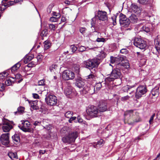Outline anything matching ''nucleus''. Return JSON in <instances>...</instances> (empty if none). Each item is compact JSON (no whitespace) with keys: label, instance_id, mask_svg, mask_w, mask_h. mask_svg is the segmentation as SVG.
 <instances>
[{"label":"nucleus","instance_id":"1","mask_svg":"<svg viewBox=\"0 0 160 160\" xmlns=\"http://www.w3.org/2000/svg\"><path fill=\"white\" fill-rule=\"evenodd\" d=\"M99 63V60L97 58L89 59L84 62L83 65L85 68L90 70H93V71H91V72L94 73Z\"/></svg>","mask_w":160,"mask_h":160},{"label":"nucleus","instance_id":"2","mask_svg":"<svg viewBox=\"0 0 160 160\" xmlns=\"http://www.w3.org/2000/svg\"><path fill=\"white\" fill-rule=\"evenodd\" d=\"M120 70L119 67H117L112 69L110 74L107 75L108 77L105 79V82H110L113 81L115 79H119V82L118 84L120 85L121 82V80L120 79L121 75Z\"/></svg>","mask_w":160,"mask_h":160},{"label":"nucleus","instance_id":"3","mask_svg":"<svg viewBox=\"0 0 160 160\" xmlns=\"http://www.w3.org/2000/svg\"><path fill=\"white\" fill-rule=\"evenodd\" d=\"M87 114L92 118L98 117L101 114L98 108L92 105H90L86 110Z\"/></svg>","mask_w":160,"mask_h":160},{"label":"nucleus","instance_id":"4","mask_svg":"<svg viewBox=\"0 0 160 160\" xmlns=\"http://www.w3.org/2000/svg\"><path fill=\"white\" fill-rule=\"evenodd\" d=\"M78 136V132L74 131L69 133L68 135L62 137V140L64 143L70 144L74 142Z\"/></svg>","mask_w":160,"mask_h":160},{"label":"nucleus","instance_id":"5","mask_svg":"<svg viewBox=\"0 0 160 160\" xmlns=\"http://www.w3.org/2000/svg\"><path fill=\"white\" fill-rule=\"evenodd\" d=\"M133 44L136 47L141 49H145L147 47V42L140 38H135Z\"/></svg>","mask_w":160,"mask_h":160},{"label":"nucleus","instance_id":"6","mask_svg":"<svg viewBox=\"0 0 160 160\" xmlns=\"http://www.w3.org/2000/svg\"><path fill=\"white\" fill-rule=\"evenodd\" d=\"M45 101L48 105L52 106L56 105L57 102V97L52 94L47 95Z\"/></svg>","mask_w":160,"mask_h":160},{"label":"nucleus","instance_id":"7","mask_svg":"<svg viewBox=\"0 0 160 160\" xmlns=\"http://www.w3.org/2000/svg\"><path fill=\"white\" fill-rule=\"evenodd\" d=\"M147 91L146 87L144 85H140L137 88L135 92V97L139 99L145 94Z\"/></svg>","mask_w":160,"mask_h":160},{"label":"nucleus","instance_id":"8","mask_svg":"<svg viewBox=\"0 0 160 160\" xmlns=\"http://www.w3.org/2000/svg\"><path fill=\"white\" fill-rule=\"evenodd\" d=\"M124 57L121 55H118L116 57L111 56L110 57V62L111 63H115L116 67H119L120 64L124 61Z\"/></svg>","mask_w":160,"mask_h":160},{"label":"nucleus","instance_id":"9","mask_svg":"<svg viewBox=\"0 0 160 160\" xmlns=\"http://www.w3.org/2000/svg\"><path fill=\"white\" fill-rule=\"evenodd\" d=\"M119 22L121 25L124 27H127L129 26L130 24V21L129 18H128L126 16L121 13L119 16Z\"/></svg>","mask_w":160,"mask_h":160},{"label":"nucleus","instance_id":"10","mask_svg":"<svg viewBox=\"0 0 160 160\" xmlns=\"http://www.w3.org/2000/svg\"><path fill=\"white\" fill-rule=\"evenodd\" d=\"M62 77V78L65 80L72 79L75 77V74L72 71L66 70L63 72Z\"/></svg>","mask_w":160,"mask_h":160},{"label":"nucleus","instance_id":"11","mask_svg":"<svg viewBox=\"0 0 160 160\" xmlns=\"http://www.w3.org/2000/svg\"><path fill=\"white\" fill-rule=\"evenodd\" d=\"M22 125H19V128L22 131L25 132H32V129L29 128L30 124L28 121H25L22 122Z\"/></svg>","mask_w":160,"mask_h":160},{"label":"nucleus","instance_id":"12","mask_svg":"<svg viewBox=\"0 0 160 160\" xmlns=\"http://www.w3.org/2000/svg\"><path fill=\"white\" fill-rule=\"evenodd\" d=\"M98 109L101 114V112H103L106 111L107 109V102L104 100H101L99 102L98 105Z\"/></svg>","mask_w":160,"mask_h":160},{"label":"nucleus","instance_id":"13","mask_svg":"<svg viewBox=\"0 0 160 160\" xmlns=\"http://www.w3.org/2000/svg\"><path fill=\"white\" fill-rule=\"evenodd\" d=\"M9 133L2 134L0 137L1 143L4 145H7L9 143Z\"/></svg>","mask_w":160,"mask_h":160},{"label":"nucleus","instance_id":"14","mask_svg":"<svg viewBox=\"0 0 160 160\" xmlns=\"http://www.w3.org/2000/svg\"><path fill=\"white\" fill-rule=\"evenodd\" d=\"M96 17L100 20L105 21L107 20L108 16L106 12L98 11V15Z\"/></svg>","mask_w":160,"mask_h":160},{"label":"nucleus","instance_id":"15","mask_svg":"<svg viewBox=\"0 0 160 160\" xmlns=\"http://www.w3.org/2000/svg\"><path fill=\"white\" fill-rule=\"evenodd\" d=\"M12 128V125L7 120L6 121H3L2 129L3 132H8Z\"/></svg>","mask_w":160,"mask_h":160},{"label":"nucleus","instance_id":"16","mask_svg":"<svg viewBox=\"0 0 160 160\" xmlns=\"http://www.w3.org/2000/svg\"><path fill=\"white\" fill-rule=\"evenodd\" d=\"M98 20V18L96 17V15L92 18L91 19V28H92V31L93 33L94 34V33H98L95 30V28L96 27V25L97 24Z\"/></svg>","mask_w":160,"mask_h":160},{"label":"nucleus","instance_id":"17","mask_svg":"<svg viewBox=\"0 0 160 160\" xmlns=\"http://www.w3.org/2000/svg\"><path fill=\"white\" fill-rule=\"evenodd\" d=\"M75 84L79 88H82L85 85V82L83 79L80 78L77 80Z\"/></svg>","mask_w":160,"mask_h":160},{"label":"nucleus","instance_id":"18","mask_svg":"<svg viewBox=\"0 0 160 160\" xmlns=\"http://www.w3.org/2000/svg\"><path fill=\"white\" fill-rule=\"evenodd\" d=\"M152 26V25L151 23H148L144 25L142 28V29L143 31L148 32L150 31Z\"/></svg>","mask_w":160,"mask_h":160},{"label":"nucleus","instance_id":"19","mask_svg":"<svg viewBox=\"0 0 160 160\" xmlns=\"http://www.w3.org/2000/svg\"><path fill=\"white\" fill-rule=\"evenodd\" d=\"M15 1H8L6 3V4H4V5L3 6L4 7H1L0 6V10L1 11H3L5 9H6L8 7H9L11 6L14 5L15 3Z\"/></svg>","mask_w":160,"mask_h":160},{"label":"nucleus","instance_id":"20","mask_svg":"<svg viewBox=\"0 0 160 160\" xmlns=\"http://www.w3.org/2000/svg\"><path fill=\"white\" fill-rule=\"evenodd\" d=\"M131 8L133 12L135 13L138 14L141 12L140 8L135 4L132 3L131 4Z\"/></svg>","mask_w":160,"mask_h":160},{"label":"nucleus","instance_id":"21","mask_svg":"<svg viewBox=\"0 0 160 160\" xmlns=\"http://www.w3.org/2000/svg\"><path fill=\"white\" fill-rule=\"evenodd\" d=\"M37 102V100L29 102V103L31 107L34 110H38L39 108L38 106Z\"/></svg>","mask_w":160,"mask_h":160},{"label":"nucleus","instance_id":"22","mask_svg":"<svg viewBox=\"0 0 160 160\" xmlns=\"http://www.w3.org/2000/svg\"><path fill=\"white\" fill-rule=\"evenodd\" d=\"M124 61L120 64L119 68L120 70H123L124 68L128 69L129 68V64L128 62H124Z\"/></svg>","mask_w":160,"mask_h":160},{"label":"nucleus","instance_id":"23","mask_svg":"<svg viewBox=\"0 0 160 160\" xmlns=\"http://www.w3.org/2000/svg\"><path fill=\"white\" fill-rule=\"evenodd\" d=\"M133 110H128L125 112L124 113V118L126 120L130 118L133 112Z\"/></svg>","mask_w":160,"mask_h":160},{"label":"nucleus","instance_id":"24","mask_svg":"<svg viewBox=\"0 0 160 160\" xmlns=\"http://www.w3.org/2000/svg\"><path fill=\"white\" fill-rule=\"evenodd\" d=\"M130 22H131L133 23H135L137 22L138 18L137 16L134 14H132L129 18Z\"/></svg>","mask_w":160,"mask_h":160},{"label":"nucleus","instance_id":"25","mask_svg":"<svg viewBox=\"0 0 160 160\" xmlns=\"http://www.w3.org/2000/svg\"><path fill=\"white\" fill-rule=\"evenodd\" d=\"M25 108L24 107L20 106L17 109V111L14 112L15 115H20L22 114L24 112Z\"/></svg>","mask_w":160,"mask_h":160},{"label":"nucleus","instance_id":"26","mask_svg":"<svg viewBox=\"0 0 160 160\" xmlns=\"http://www.w3.org/2000/svg\"><path fill=\"white\" fill-rule=\"evenodd\" d=\"M72 88L70 87L66 88L65 89L64 93L67 97H69V95L72 93Z\"/></svg>","mask_w":160,"mask_h":160},{"label":"nucleus","instance_id":"27","mask_svg":"<svg viewBox=\"0 0 160 160\" xmlns=\"http://www.w3.org/2000/svg\"><path fill=\"white\" fill-rule=\"evenodd\" d=\"M21 64L19 62H18L12 66L11 68V72L13 73L15 71L18 69L20 67Z\"/></svg>","mask_w":160,"mask_h":160},{"label":"nucleus","instance_id":"28","mask_svg":"<svg viewBox=\"0 0 160 160\" xmlns=\"http://www.w3.org/2000/svg\"><path fill=\"white\" fill-rule=\"evenodd\" d=\"M160 42V37H158L155 40V48L156 50L158 52H159L160 51L159 47H158L159 46V43Z\"/></svg>","mask_w":160,"mask_h":160},{"label":"nucleus","instance_id":"29","mask_svg":"<svg viewBox=\"0 0 160 160\" xmlns=\"http://www.w3.org/2000/svg\"><path fill=\"white\" fill-rule=\"evenodd\" d=\"M104 143V140L102 139H101L99 141H98L97 143L95 145H93V146L96 148H98L101 147L103 146Z\"/></svg>","mask_w":160,"mask_h":160},{"label":"nucleus","instance_id":"30","mask_svg":"<svg viewBox=\"0 0 160 160\" xmlns=\"http://www.w3.org/2000/svg\"><path fill=\"white\" fill-rule=\"evenodd\" d=\"M159 87L158 86L152 89L151 93L152 96H155V95H158L159 94Z\"/></svg>","mask_w":160,"mask_h":160},{"label":"nucleus","instance_id":"31","mask_svg":"<svg viewBox=\"0 0 160 160\" xmlns=\"http://www.w3.org/2000/svg\"><path fill=\"white\" fill-rule=\"evenodd\" d=\"M134 87V86L127 85L123 88V90L124 92H128V91H131L129 94H131L132 92H133V91L131 90L132 88Z\"/></svg>","mask_w":160,"mask_h":160},{"label":"nucleus","instance_id":"32","mask_svg":"<svg viewBox=\"0 0 160 160\" xmlns=\"http://www.w3.org/2000/svg\"><path fill=\"white\" fill-rule=\"evenodd\" d=\"M145 56L143 54H142L140 55V56H138L137 57L138 59L141 60L140 62L141 63H143V64H145L146 62V60L144 59Z\"/></svg>","mask_w":160,"mask_h":160},{"label":"nucleus","instance_id":"33","mask_svg":"<svg viewBox=\"0 0 160 160\" xmlns=\"http://www.w3.org/2000/svg\"><path fill=\"white\" fill-rule=\"evenodd\" d=\"M12 138L13 141L16 142H19L20 141V137L19 134L18 133L15 134L12 136Z\"/></svg>","mask_w":160,"mask_h":160},{"label":"nucleus","instance_id":"34","mask_svg":"<svg viewBox=\"0 0 160 160\" xmlns=\"http://www.w3.org/2000/svg\"><path fill=\"white\" fill-rule=\"evenodd\" d=\"M8 155L10 158L12 159L15 158H17V156L16 153L9 152L8 153Z\"/></svg>","mask_w":160,"mask_h":160},{"label":"nucleus","instance_id":"35","mask_svg":"<svg viewBox=\"0 0 160 160\" xmlns=\"http://www.w3.org/2000/svg\"><path fill=\"white\" fill-rule=\"evenodd\" d=\"M73 115V112L71 111H68L67 112L64 114L65 116L67 118H70Z\"/></svg>","mask_w":160,"mask_h":160},{"label":"nucleus","instance_id":"36","mask_svg":"<svg viewBox=\"0 0 160 160\" xmlns=\"http://www.w3.org/2000/svg\"><path fill=\"white\" fill-rule=\"evenodd\" d=\"M102 84L101 82H99L96 84L94 87V90L95 91L96 89V91L99 90L102 87Z\"/></svg>","mask_w":160,"mask_h":160},{"label":"nucleus","instance_id":"37","mask_svg":"<svg viewBox=\"0 0 160 160\" xmlns=\"http://www.w3.org/2000/svg\"><path fill=\"white\" fill-rule=\"evenodd\" d=\"M57 65L53 64L49 68V70L51 72L55 71L57 68Z\"/></svg>","mask_w":160,"mask_h":160},{"label":"nucleus","instance_id":"38","mask_svg":"<svg viewBox=\"0 0 160 160\" xmlns=\"http://www.w3.org/2000/svg\"><path fill=\"white\" fill-rule=\"evenodd\" d=\"M64 3L68 5H73L75 3V0H72L71 1H69L68 0H66L64 1Z\"/></svg>","mask_w":160,"mask_h":160},{"label":"nucleus","instance_id":"39","mask_svg":"<svg viewBox=\"0 0 160 160\" xmlns=\"http://www.w3.org/2000/svg\"><path fill=\"white\" fill-rule=\"evenodd\" d=\"M52 15L55 17V18H57L58 20L61 17V14L59 13H57L55 12H53Z\"/></svg>","mask_w":160,"mask_h":160},{"label":"nucleus","instance_id":"40","mask_svg":"<svg viewBox=\"0 0 160 160\" xmlns=\"http://www.w3.org/2000/svg\"><path fill=\"white\" fill-rule=\"evenodd\" d=\"M44 45L45 49H47L50 47V44L48 43V41H45L44 42Z\"/></svg>","mask_w":160,"mask_h":160},{"label":"nucleus","instance_id":"41","mask_svg":"<svg viewBox=\"0 0 160 160\" xmlns=\"http://www.w3.org/2000/svg\"><path fill=\"white\" fill-rule=\"evenodd\" d=\"M49 28L52 31H54L56 29L55 25L52 24H49Z\"/></svg>","mask_w":160,"mask_h":160},{"label":"nucleus","instance_id":"42","mask_svg":"<svg viewBox=\"0 0 160 160\" xmlns=\"http://www.w3.org/2000/svg\"><path fill=\"white\" fill-rule=\"evenodd\" d=\"M48 34V30L47 29H45L42 30L41 33V35L42 37H44L47 36Z\"/></svg>","mask_w":160,"mask_h":160},{"label":"nucleus","instance_id":"43","mask_svg":"<svg viewBox=\"0 0 160 160\" xmlns=\"http://www.w3.org/2000/svg\"><path fill=\"white\" fill-rule=\"evenodd\" d=\"M45 80L43 79L38 81V85L39 86H44L45 85Z\"/></svg>","mask_w":160,"mask_h":160},{"label":"nucleus","instance_id":"44","mask_svg":"<svg viewBox=\"0 0 160 160\" xmlns=\"http://www.w3.org/2000/svg\"><path fill=\"white\" fill-rule=\"evenodd\" d=\"M95 78V75L92 74H91L86 77V79L90 80H93Z\"/></svg>","mask_w":160,"mask_h":160},{"label":"nucleus","instance_id":"45","mask_svg":"<svg viewBox=\"0 0 160 160\" xmlns=\"http://www.w3.org/2000/svg\"><path fill=\"white\" fill-rule=\"evenodd\" d=\"M53 6L52 4H50L49 5L47 9V12L48 13H51Z\"/></svg>","mask_w":160,"mask_h":160},{"label":"nucleus","instance_id":"46","mask_svg":"<svg viewBox=\"0 0 160 160\" xmlns=\"http://www.w3.org/2000/svg\"><path fill=\"white\" fill-rule=\"evenodd\" d=\"M70 48L72 50V53L75 52L77 49V47L74 45H71L70 46Z\"/></svg>","mask_w":160,"mask_h":160},{"label":"nucleus","instance_id":"47","mask_svg":"<svg viewBox=\"0 0 160 160\" xmlns=\"http://www.w3.org/2000/svg\"><path fill=\"white\" fill-rule=\"evenodd\" d=\"M32 58L29 56H27L25 57L24 59V62L25 63H27L29 61L31 60Z\"/></svg>","mask_w":160,"mask_h":160},{"label":"nucleus","instance_id":"48","mask_svg":"<svg viewBox=\"0 0 160 160\" xmlns=\"http://www.w3.org/2000/svg\"><path fill=\"white\" fill-rule=\"evenodd\" d=\"M5 85L4 83H0V91H3L5 90Z\"/></svg>","mask_w":160,"mask_h":160},{"label":"nucleus","instance_id":"49","mask_svg":"<svg viewBox=\"0 0 160 160\" xmlns=\"http://www.w3.org/2000/svg\"><path fill=\"white\" fill-rule=\"evenodd\" d=\"M58 21L57 18H55V17H52L49 19V21L52 22H57Z\"/></svg>","mask_w":160,"mask_h":160},{"label":"nucleus","instance_id":"50","mask_svg":"<svg viewBox=\"0 0 160 160\" xmlns=\"http://www.w3.org/2000/svg\"><path fill=\"white\" fill-rule=\"evenodd\" d=\"M77 121H74L75 123L78 122L79 123H82L83 122V120L79 116L77 117Z\"/></svg>","mask_w":160,"mask_h":160},{"label":"nucleus","instance_id":"51","mask_svg":"<svg viewBox=\"0 0 160 160\" xmlns=\"http://www.w3.org/2000/svg\"><path fill=\"white\" fill-rule=\"evenodd\" d=\"M86 49V48L83 46H81L78 48V50L80 52H83Z\"/></svg>","mask_w":160,"mask_h":160},{"label":"nucleus","instance_id":"52","mask_svg":"<svg viewBox=\"0 0 160 160\" xmlns=\"http://www.w3.org/2000/svg\"><path fill=\"white\" fill-rule=\"evenodd\" d=\"M12 82L11 80L10 79L7 80L5 82V85L10 86L12 84Z\"/></svg>","mask_w":160,"mask_h":160},{"label":"nucleus","instance_id":"53","mask_svg":"<svg viewBox=\"0 0 160 160\" xmlns=\"http://www.w3.org/2000/svg\"><path fill=\"white\" fill-rule=\"evenodd\" d=\"M120 52L121 53L126 54L128 52V51L126 48H122L120 51Z\"/></svg>","mask_w":160,"mask_h":160},{"label":"nucleus","instance_id":"54","mask_svg":"<svg viewBox=\"0 0 160 160\" xmlns=\"http://www.w3.org/2000/svg\"><path fill=\"white\" fill-rule=\"evenodd\" d=\"M96 41L98 42H104L105 41V39L103 38H98Z\"/></svg>","mask_w":160,"mask_h":160},{"label":"nucleus","instance_id":"55","mask_svg":"<svg viewBox=\"0 0 160 160\" xmlns=\"http://www.w3.org/2000/svg\"><path fill=\"white\" fill-rule=\"evenodd\" d=\"M116 18L117 16L115 15H114L112 17V19L113 21V23L114 25H116L117 24L116 22Z\"/></svg>","mask_w":160,"mask_h":160},{"label":"nucleus","instance_id":"56","mask_svg":"<svg viewBox=\"0 0 160 160\" xmlns=\"http://www.w3.org/2000/svg\"><path fill=\"white\" fill-rule=\"evenodd\" d=\"M77 118L76 117H71L68 120V122L70 123H71L72 122V121L75 120Z\"/></svg>","mask_w":160,"mask_h":160},{"label":"nucleus","instance_id":"57","mask_svg":"<svg viewBox=\"0 0 160 160\" xmlns=\"http://www.w3.org/2000/svg\"><path fill=\"white\" fill-rule=\"evenodd\" d=\"M138 1L141 4H144L147 3L148 0H138Z\"/></svg>","mask_w":160,"mask_h":160},{"label":"nucleus","instance_id":"58","mask_svg":"<svg viewBox=\"0 0 160 160\" xmlns=\"http://www.w3.org/2000/svg\"><path fill=\"white\" fill-rule=\"evenodd\" d=\"M105 4L106 6L108 8V9L109 10L110 12L111 11V4L108 2L105 3Z\"/></svg>","mask_w":160,"mask_h":160},{"label":"nucleus","instance_id":"59","mask_svg":"<svg viewBox=\"0 0 160 160\" xmlns=\"http://www.w3.org/2000/svg\"><path fill=\"white\" fill-rule=\"evenodd\" d=\"M86 29L85 28H81L80 29V32L82 34L85 33Z\"/></svg>","mask_w":160,"mask_h":160},{"label":"nucleus","instance_id":"60","mask_svg":"<svg viewBox=\"0 0 160 160\" xmlns=\"http://www.w3.org/2000/svg\"><path fill=\"white\" fill-rule=\"evenodd\" d=\"M155 116V114L154 113L151 117L150 120L149 121V122L150 124H151L152 123V122L153 120V118H154V117Z\"/></svg>","mask_w":160,"mask_h":160},{"label":"nucleus","instance_id":"61","mask_svg":"<svg viewBox=\"0 0 160 160\" xmlns=\"http://www.w3.org/2000/svg\"><path fill=\"white\" fill-rule=\"evenodd\" d=\"M22 75L19 74H17L15 76V78L16 79H21L22 78Z\"/></svg>","mask_w":160,"mask_h":160},{"label":"nucleus","instance_id":"62","mask_svg":"<svg viewBox=\"0 0 160 160\" xmlns=\"http://www.w3.org/2000/svg\"><path fill=\"white\" fill-rule=\"evenodd\" d=\"M129 97L128 96H126L121 98L122 100H126L128 99L129 98Z\"/></svg>","mask_w":160,"mask_h":160},{"label":"nucleus","instance_id":"63","mask_svg":"<svg viewBox=\"0 0 160 160\" xmlns=\"http://www.w3.org/2000/svg\"><path fill=\"white\" fill-rule=\"evenodd\" d=\"M32 95H33V97L34 98L38 99V98H39V97L38 94H36V93H33Z\"/></svg>","mask_w":160,"mask_h":160},{"label":"nucleus","instance_id":"64","mask_svg":"<svg viewBox=\"0 0 160 160\" xmlns=\"http://www.w3.org/2000/svg\"><path fill=\"white\" fill-rule=\"evenodd\" d=\"M41 122H39L37 121H36L33 123V125L35 126H37L39 125L41 123Z\"/></svg>","mask_w":160,"mask_h":160}]
</instances>
